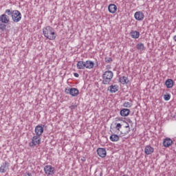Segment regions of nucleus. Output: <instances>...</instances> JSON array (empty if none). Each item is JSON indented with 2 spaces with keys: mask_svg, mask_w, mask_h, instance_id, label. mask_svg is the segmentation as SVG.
<instances>
[{
  "mask_svg": "<svg viewBox=\"0 0 176 176\" xmlns=\"http://www.w3.org/2000/svg\"><path fill=\"white\" fill-rule=\"evenodd\" d=\"M43 34L47 39L54 41L56 39V32L54 29L50 26H47L43 30Z\"/></svg>",
  "mask_w": 176,
  "mask_h": 176,
  "instance_id": "f257e3e1",
  "label": "nucleus"
},
{
  "mask_svg": "<svg viewBox=\"0 0 176 176\" xmlns=\"http://www.w3.org/2000/svg\"><path fill=\"white\" fill-rule=\"evenodd\" d=\"M113 78V72L111 70H107L102 74V85H110Z\"/></svg>",
  "mask_w": 176,
  "mask_h": 176,
  "instance_id": "f03ea898",
  "label": "nucleus"
},
{
  "mask_svg": "<svg viewBox=\"0 0 176 176\" xmlns=\"http://www.w3.org/2000/svg\"><path fill=\"white\" fill-rule=\"evenodd\" d=\"M41 144V136L36 135L32 138V142L29 143V146L31 148H34V146H36V145H39Z\"/></svg>",
  "mask_w": 176,
  "mask_h": 176,
  "instance_id": "7ed1b4c3",
  "label": "nucleus"
},
{
  "mask_svg": "<svg viewBox=\"0 0 176 176\" xmlns=\"http://www.w3.org/2000/svg\"><path fill=\"white\" fill-rule=\"evenodd\" d=\"M12 21L14 23H19L21 20V13L19 10H13L12 16Z\"/></svg>",
  "mask_w": 176,
  "mask_h": 176,
  "instance_id": "20e7f679",
  "label": "nucleus"
},
{
  "mask_svg": "<svg viewBox=\"0 0 176 176\" xmlns=\"http://www.w3.org/2000/svg\"><path fill=\"white\" fill-rule=\"evenodd\" d=\"M44 171L47 175H53L54 174V167L50 165H46L44 167Z\"/></svg>",
  "mask_w": 176,
  "mask_h": 176,
  "instance_id": "39448f33",
  "label": "nucleus"
},
{
  "mask_svg": "<svg viewBox=\"0 0 176 176\" xmlns=\"http://www.w3.org/2000/svg\"><path fill=\"white\" fill-rule=\"evenodd\" d=\"M9 166H10V164L7 161L3 162L0 166V173H1L2 174L6 173V171L9 170Z\"/></svg>",
  "mask_w": 176,
  "mask_h": 176,
  "instance_id": "423d86ee",
  "label": "nucleus"
},
{
  "mask_svg": "<svg viewBox=\"0 0 176 176\" xmlns=\"http://www.w3.org/2000/svg\"><path fill=\"white\" fill-rule=\"evenodd\" d=\"M134 17L135 20H138V21H142L144 20V17H145V15H144L142 12L138 11L135 13Z\"/></svg>",
  "mask_w": 176,
  "mask_h": 176,
  "instance_id": "0eeeda50",
  "label": "nucleus"
},
{
  "mask_svg": "<svg viewBox=\"0 0 176 176\" xmlns=\"http://www.w3.org/2000/svg\"><path fill=\"white\" fill-rule=\"evenodd\" d=\"M0 21L3 24H8L10 21V19H9V16L6 15V14H3L0 16Z\"/></svg>",
  "mask_w": 176,
  "mask_h": 176,
  "instance_id": "6e6552de",
  "label": "nucleus"
},
{
  "mask_svg": "<svg viewBox=\"0 0 176 176\" xmlns=\"http://www.w3.org/2000/svg\"><path fill=\"white\" fill-rule=\"evenodd\" d=\"M96 152L100 157H105L107 156V150L104 148H98Z\"/></svg>",
  "mask_w": 176,
  "mask_h": 176,
  "instance_id": "1a4fd4ad",
  "label": "nucleus"
},
{
  "mask_svg": "<svg viewBox=\"0 0 176 176\" xmlns=\"http://www.w3.org/2000/svg\"><path fill=\"white\" fill-rule=\"evenodd\" d=\"M173 144V140L170 138H166L163 141V145L165 148H168Z\"/></svg>",
  "mask_w": 176,
  "mask_h": 176,
  "instance_id": "9d476101",
  "label": "nucleus"
},
{
  "mask_svg": "<svg viewBox=\"0 0 176 176\" xmlns=\"http://www.w3.org/2000/svg\"><path fill=\"white\" fill-rule=\"evenodd\" d=\"M108 10L109 13H112L113 14L114 13H116V10H118V7L115 4H110L108 6Z\"/></svg>",
  "mask_w": 176,
  "mask_h": 176,
  "instance_id": "9b49d317",
  "label": "nucleus"
},
{
  "mask_svg": "<svg viewBox=\"0 0 176 176\" xmlns=\"http://www.w3.org/2000/svg\"><path fill=\"white\" fill-rule=\"evenodd\" d=\"M35 133L36 135H38L41 137L42 134H43V127L41 125H38L35 128Z\"/></svg>",
  "mask_w": 176,
  "mask_h": 176,
  "instance_id": "f8f14e48",
  "label": "nucleus"
},
{
  "mask_svg": "<svg viewBox=\"0 0 176 176\" xmlns=\"http://www.w3.org/2000/svg\"><path fill=\"white\" fill-rule=\"evenodd\" d=\"M165 86L167 89H173L174 87V80L173 79H168L165 82Z\"/></svg>",
  "mask_w": 176,
  "mask_h": 176,
  "instance_id": "ddd939ff",
  "label": "nucleus"
},
{
  "mask_svg": "<svg viewBox=\"0 0 176 176\" xmlns=\"http://www.w3.org/2000/svg\"><path fill=\"white\" fill-rule=\"evenodd\" d=\"M130 35L133 39H138L140 38V32L137 30H131Z\"/></svg>",
  "mask_w": 176,
  "mask_h": 176,
  "instance_id": "4468645a",
  "label": "nucleus"
},
{
  "mask_svg": "<svg viewBox=\"0 0 176 176\" xmlns=\"http://www.w3.org/2000/svg\"><path fill=\"white\" fill-rule=\"evenodd\" d=\"M120 115H121V116H124V117L129 116V115H130V109H122L120 111Z\"/></svg>",
  "mask_w": 176,
  "mask_h": 176,
  "instance_id": "2eb2a0df",
  "label": "nucleus"
},
{
  "mask_svg": "<svg viewBox=\"0 0 176 176\" xmlns=\"http://www.w3.org/2000/svg\"><path fill=\"white\" fill-rule=\"evenodd\" d=\"M153 151H154V148L151 146H146L144 148V153L146 155H152Z\"/></svg>",
  "mask_w": 176,
  "mask_h": 176,
  "instance_id": "dca6fc26",
  "label": "nucleus"
},
{
  "mask_svg": "<svg viewBox=\"0 0 176 176\" xmlns=\"http://www.w3.org/2000/svg\"><path fill=\"white\" fill-rule=\"evenodd\" d=\"M119 87L118 85H111L108 89L107 90L109 91H110V93H116V91H118V90H119Z\"/></svg>",
  "mask_w": 176,
  "mask_h": 176,
  "instance_id": "f3484780",
  "label": "nucleus"
},
{
  "mask_svg": "<svg viewBox=\"0 0 176 176\" xmlns=\"http://www.w3.org/2000/svg\"><path fill=\"white\" fill-rule=\"evenodd\" d=\"M79 94V90L76 88H71L70 89V95L72 97H76Z\"/></svg>",
  "mask_w": 176,
  "mask_h": 176,
  "instance_id": "a211bd4d",
  "label": "nucleus"
},
{
  "mask_svg": "<svg viewBox=\"0 0 176 176\" xmlns=\"http://www.w3.org/2000/svg\"><path fill=\"white\" fill-rule=\"evenodd\" d=\"M94 67V62L91 60H87L85 62V68H87L88 69H91V68Z\"/></svg>",
  "mask_w": 176,
  "mask_h": 176,
  "instance_id": "6ab92c4d",
  "label": "nucleus"
},
{
  "mask_svg": "<svg viewBox=\"0 0 176 176\" xmlns=\"http://www.w3.org/2000/svg\"><path fill=\"white\" fill-rule=\"evenodd\" d=\"M77 68L78 69H85L86 68L85 62L80 60L77 63Z\"/></svg>",
  "mask_w": 176,
  "mask_h": 176,
  "instance_id": "aec40b11",
  "label": "nucleus"
},
{
  "mask_svg": "<svg viewBox=\"0 0 176 176\" xmlns=\"http://www.w3.org/2000/svg\"><path fill=\"white\" fill-rule=\"evenodd\" d=\"M119 135L116 134H113L110 136V141H112V142H117V141H119Z\"/></svg>",
  "mask_w": 176,
  "mask_h": 176,
  "instance_id": "412c9836",
  "label": "nucleus"
},
{
  "mask_svg": "<svg viewBox=\"0 0 176 176\" xmlns=\"http://www.w3.org/2000/svg\"><path fill=\"white\" fill-rule=\"evenodd\" d=\"M136 49L140 50V52H143V50H145V45L142 43H139L136 45Z\"/></svg>",
  "mask_w": 176,
  "mask_h": 176,
  "instance_id": "4be33fe9",
  "label": "nucleus"
},
{
  "mask_svg": "<svg viewBox=\"0 0 176 176\" xmlns=\"http://www.w3.org/2000/svg\"><path fill=\"white\" fill-rule=\"evenodd\" d=\"M120 82L122 85H127V83H129V79L126 76H122L120 78Z\"/></svg>",
  "mask_w": 176,
  "mask_h": 176,
  "instance_id": "5701e85b",
  "label": "nucleus"
},
{
  "mask_svg": "<svg viewBox=\"0 0 176 176\" xmlns=\"http://www.w3.org/2000/svg\"><path fill=\"white\" fill-rule=\"evenodd\" d=\"M125 129H126V132L124 133L121 132V134H129L130 133V126L127 122H126V125H125Z\"/></svg>",
  "mask_w": 176,
  "mask_h": 176,
  "instance_id": "b1692460",
  "label": "nucleus"
},
{
  "mask_svg": "<svg viewBox=\"0 0 176 176\" xmlns=\"http://www.w3.org/2000/svg\"><path fill=\"white\" fill-rule=\"evenodd\" d=\"M132 106H133V104L129 102H125L123 104V107H124L125 108H131Z\"/></svg>",
  "mask_w": 176,
  "mask_h": 176,
  "instance_id": "393cba45",
  "label": "nucleus"
},
{
  "mask_svg": "<svg viewBox=\"0 0 176 176\" xmlns=\"http://www.w3.org/2000/svg\"><path fill=\"white\" fill-rule=\"evenodd\" d=\"M5 13L6 14H7V16H11V17L12 16H13V10H6L5 11Z\"/></svg>",
  "mask_w": 176,
  "mask_h": 176,
  "instance_id": "a878e982",
  "label": "nucleus"
},
{
  "mask_svg": "<svg viewBox=\"0 0 176 176\" xmlns=\"http://www.w3.org/2000/svg\"><path fill=\"white\" fill-rule=\"evenodd\" d=\"M170 98H171V95L170 94H166L164 96V100H165V101H169Z\"/></svg>",
  "mask_w": 176,
  "mask_h": 176,
  "instance_id": "bb28decb",
  "label": "nucleus"
},
{
  "mask_svg": "<svg viewBox=\"0 0 176 176\" xmlns=\"http://www.w3.org/2000/svg\"><path fill=\"white\" fill-rule=\"evenodd\" d=\"M0 30L1 31H5V30H6V25L3 23H0Z\"/></svg>",
  "mask_w": 176,
  "mask_h": 176,
  "instance_id": "cd10ccee",
  "label": "nucleus"
},
{
  "mask_svg": "<svg viewBox=\"0 0 176 176\" xmlns=\"http://www.w3.org/2000/svg\"><path fill=\"white\" fill-rule=\"evenodd\" d=\"M116 130H118V131H120V129H122V125L120 123H118L116 126Z\"/></svg>",
  "mask_w": 176,
  "mask_h": 176,
  "instance_id": "c85d7f7f",
  "label": "nucleus"
},
{
  "mask_svg": "<svg viewBox=\"0 0 176 176\" xmlns=\"http://www.w3.org/2000/svg\"><path fill=\"white\" fill-rule=\"evenodd\" d=\"M105 61L107 62V63H112V61H113V60H112V58H105Z\"/></svg>",
  "mask_w": 176,
  "mask_h": 176,
  "instance_id": "c756f323",
  "label": "nucleus"
},
{
  "mask_svg": "<svg viewBox=\"0 0 176 176\" xmlns=\"http://www.w3.org/2000/svg\"><path fill=\"white\" fill-rule=\"evenodd\" d=\"M65 93H66V94H71V89H65Z\"/></svg>",
  "mask_w": 176,
  "mask_h": 176,
  "instance_id": "7c9ffc66",
  "label": "nucleus"
},
{
  "mask_svg": "<svg viewBox=\"0 0 176 176\" xmlns=\"http://www.w3.org/2000/svg\"><path fill=\"white\" fill-rule=\"evenodd\" d=\"M78 106L76 104H72L69 108L70 109H75Z\"/></svg>",
  "mask_w": 176,
  "mask_h": 176,
  "instance_id": "2f4dec72",
  "label": "nucleus"
},
{
  "mask_svg": "<svg viewBox=\"0 0 176 176\" xmlns=\"http://www.w3.org/2000/svg\"><path fill=\"white\" fill-rule=\"evenodd\" d=\"M74 75L75 78H79V74L74 73Z\"/></svg>",
  "mask_w": 176,
  "mask_h": 176,
  "instance_id": "473e14b6",
  "label": "nucleus"
},
{
  "mask_svg": "<svg viewBox=\"0 0 176 176\" xmlns=\"http://www.w3.org/2000/svg\"><path fill=\"white\" fill-rule=\"evenodd\" d=\"M82 162H86V158L83 157L82 159H81Z\"/></svg>",
  "mask_w": 176,
  "mask_h": 176,
  "instance_id": "72a5a7b5",
  "label": "nucleus"
},
{
  "mask_svg": "<svg viewBox=\"0 0 176 176\" xmlns=\"http://www.w3.org/2000/svg\"><path fill=\"white\" fill-rule=\"evenodd\" d=\"M25 176H32L30 173H27Z\"/></svg>",
  "mask_w": 176,
  "mask_h": 176,
  "instance_id": "f704fd0d",
  "label": "nucleus"
},
{
  "mask_svg": "<svg viewBox=\"0 0 176 176\" xmlns=\"http://www.w3.org/2000/svg\"><path fill=\"white\" fill-rule=\"evenodd\" d=\"M173 40L176 42V35L173 36Z\"/></svg>",
  "mask_w": 176,
  "mask_h": 176,
  "instance_id": "c9c22d12",
  "label": "nucleus"
},
{
  "mask_svg": "<svg viewBox=\"0 0 176 176\" xmlns=\"http://www.w3.org/2000/svg\"><path fill=\"white\" fill-rule=\"evenodd\" d=\"M95 176H97V172H95Z\"/></svg>",
  "mask_w": 176,
  "mask_h": 176,
  "instance_id": "e433bc0d",
  "label": "nucleus"
}]
</instances>
